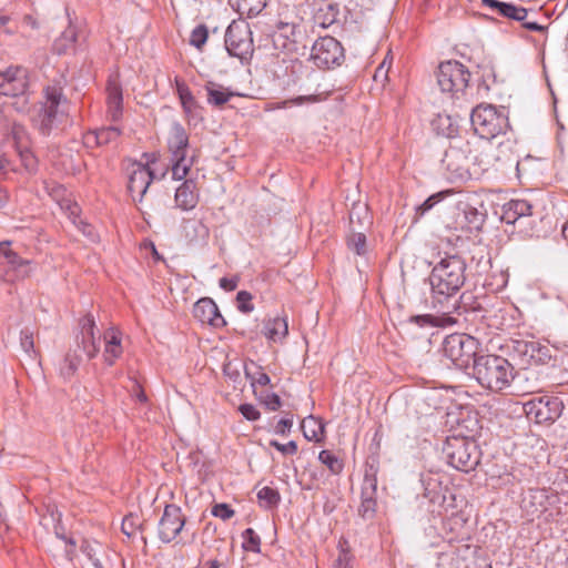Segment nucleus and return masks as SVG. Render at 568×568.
I'll return each instance as SVG.
<instances>
[{
	"label": "nucleus",
	"instance_id": "34",
	"mask_svg": "<svg viewBox=\"0 0 568 568\" xmlns=\"http://www.w3.org/2000/svg\"><path fill=\"white\" fill-rule=\"evenodd\" d=\"M229 3L241 16L256 17L265 9L267 0H229Z\"/></svg>",
	"mask_w": 568,
	"mask_h": 568
},
{
	"label": "nucleus",
	"instance_id": "49",
	"mask_svg": "<svg viewBox=\"0 0 568 568\" xmlns=\"http://www.w3.org/2000/svg\"><path fill=\"white\" fill-rule=\"evenodd\" d=\"M392 62H393V57H390L389 52H388L387 55L382 61V63L377 67L375 73H374V80L375 81H378V80L385 81V80H387V75H388V71L390 70Z\"/></svg>",
	"mask_w": 568,
	"mask_h": 568
},
{
	"label": "nucleus",
	"instance_id": "11",
	"mask_svg": "<svg viewBox=\"0 0 568 568\" xmlns=\"http://www.w3.org/2000/svg\"><path fill=\"white\" fill-rule=\"evenodd\" d=\"M562 404L557 397L541 396L524 404L527 417L537 424L554 422L561 414Z\"/></svg>",
	"mask_w": 568,
	"mask_h": 568
},
{
	"label": "nucleus",
	"instance_id": "29",
	"mask_svg": "<svg viewBox=\"0 0 568 568\" xmlns=\"http://www.w3.org/2000/svg\"><path fill=\"white\" fill-rule=\"evenodd\" d=\"M483 3L491 10L496 11L498 14L516 21L524 22L528 14L525 8L515 6L513 3L501 2L498 0H483Z\"/></svg>",
	"mask_w": 568,
	"mask_h": 568
},
{
	"label": "nucleus",
	"instance_id": "33",
	"mask_svg": "<svg viewBox=\"0 0 568 568\" xmlns=\"http://www.w3.org/2000/svg\"><path fill=\"white\" fill-rule=\"evenodd\" d=\"M120 130L115 126L103 128L97 131L89 132L84 135L87 145H105L114 142L120 136Z\"/></svg>",
	"mask_w": 568,
	"mask_h": 568
},
{
	"label": "nucleus",
	"instance_id": "58",
	"mask_svg": "<svg viewBox=\"0 0 568 568\" xmlns=\"http://www.w3.org/2000/svg\"><path fill=\"white\" fill-rule=\"evenodd\" d=\"M239 280L236 277H222L220 280V286L225 291H234L237 287Z\"/></svg>",
	"mask_w": 568,
	"mask_h": 568
},
{
	"label": "nucleus",
	"instance_id": "31",
	"mask_svg": "<svg viewBox=\"0 0 568 568\" xmlns=\"http://www.w3.org/2000/svg\"><path fill=\"white\" fill-rule=\"evenodd\" d=\"M531 214V205L526 200H511L504 207L503 221L514 224L519 217Z\"/></svg>",
	"mask_w": 568,
	"mask_h": 568
},
{
	"label": "nucleus",
	"instance_id": "24",
	"mask_svg": "<svg viewBox=\"0 0 568 568\" xmlns=\"http://www.w3.org/2000/svg\"><path fill=\"white\" fill-rule=\"evenodd\" d=\"M200 201L197 183L193 179H186L175 191V206L182 211L195 209Z\"/></svg>",
	"mask_w": 568,
	"mask_h": 568
},
{
	"label": "nucleus",
	"instance_id": "32",
	"mask_svg": "<svg viewBox=\"0 0 568 568\" xmlns=\"http://www.w3.org/2000/svg\"><path fill=\"white\" fill-rule=\"evenodd\" d=\"M108 112L112 120H118L122 113V90L116 81H109L106 87Z\"/></svg>",
	"mask_w": 568,
	"mask_h": 568
},
{
	"label": "nucleus",
	"instance_id": "38",
	"mask_svg": "<svg viewBox=\"0 0 568 568\" xmlns=\"http://www.w3.org/2000/svg\"><path fill=\"white\" fill-rule=\"evenodd\" d=\"M19 155H20V159H21V163L23 164V166L26 168L27 171L29 172H32L36 170L37 168V164H38V161L36 159V156L33 155V153L30 151V148H29V136L27 135V142L24 145H13Z\"/></svg>",
	"mask_w": 568,
	"mask_h": 568
},
{
	"label": "nucleus",
	"instance_id": "6",
	"mask_svg": "<svg viewBox=\"0 0 568 568\" xmlns=\"http://www.w3.org/2000/svg\"><path fill=\"white\" fill-rule=\"evenodd\" d=\"M480 343L477 338L463 333L450 334L445 337L442 352L455 367L466 369L477 357Z\"/></svg>",
	"mask_w": 568,
	"mask_h": 568
},
{
	"label": "nucleus",
	"instance_id": "56",
	"mask_svg": "<svg viewBox=\"0 0 568 568\" xmlns=\"http://www.w3.org/2000/svg\"><path fill=\"white\" fill-rule=\"evenodd\" d=\"M292 425L293 422L291 419L283 418L276 424L275 432L282 436H285L290 433Z\"/></svg>",
	"mask_w": 568,
	"mask_h": 568
},
{
	"label": "nucleus",
	"instance_id": "60",
	"mask_svg": "<svg viewBox=\"0 0 568 568\" xmlns=\"http://www.w3.org/2000/svg\"><path fill=\"white\" fill-rule=\"evenodd\" d=\"M271 379L268 377L267 374H265L264 372H257L253 377H252V384L255 385H261V386H265L267 384H270Z\"/></svg>",
	"mask_w": 568,
	"mask_h": 568
},
{
	"label": "nucleus",
	"instance_id": "50",
	"mask_svg": "<svg viewBox=\"0 0 568 568\" xmlns=\"http://www.w3.org/2000/svg\"><path fill=\"white\" fill-rule=\"evenodd\" d=\"M454 194L453 190H446L430 195L420 206L423 212L430 210L437 202L442 201L448 195Z\"/></svg>",
	"mask_w": 568,
	"mask_h": 568
},
{
	"label": "nucleus",
	"instance_id": "52",
	"mask_svg": "<svg viewBox=\"0 0 568 568\" xmlns=\"http://www.w3.org/2000/svg\"><path fill=\"white\" fill-rule=\"evenodd\" d=\"M352 555L348 550L342 548L338 557L333 564V568H352Z\"/></svg>",
	"mask_w": 568,
	"mask_h": 568
},
{
	"label": "nucleus",
	"instance_id": "25",
	"mask_svg": "<svg viewBox=\"0 0 568 568\" xmlns=\"http://www.w3.org/2000/svg\"><path fill=\"white\" fill-rule=\"evenodd\" d=\"M555 496L547 489H531L524 498V508L531 516L545 513L551 505Z\"/></svg>",
	"mask_w": 568,
	"mask_h": 568
},
{
	"label": "nucleus",
	"instance_id": "18",
	"mask_svg": "<svg viewBox=\"0 0 568 568\" xmlns=\"http://www.w3.org/2000/svg\"><path fill=\"white\" fill-rule=\"evenodd\" d=\"M97 325L92 315L88 314L80 320L79 345L89 358H94L100 352V336L97 335Z\"/></svg>",
	"mask_w": 568,
	"mask_h": 568
},
{
	"label": "nucleus",
	"instance_id": "40",
	"mask_svg": "<svg viewBox=\"0 0 568 568\" xmlns=\"http://www.w3.org/2000/svg\"><path fill=\"white\" fill-rule=\"evenodd\" d=\"M257 498L261 505H263L266 508H270L278 503L280 495L275 489L265 486L258 490Z\"/></svg>",
	"mask_w": 568,
	"mask_h": 568
},
{
	"label": "nucleus",
	"instance_id": "15",
	"mask_svg": "<svg viewBox=\"0 0 568 568\" xmlns=\"http://www.w3.org/2000/svg\"><path fill=\"white\" fill-rule=\"evenodd\" d=\"M28 89V72L22 67H9L0 72V94L23 97Z\"/></svg>",
	"mask_w": 568,
	"mask_h": 568
},
{
	"label": "nucleus",
	"instance_id": "62",
	"mask_svg": "<svg viewBox=\"0 0 568 568\" xmlns=\"http://www.w3.org/2000/svg\"><path fill=\"white\" fill-rule=\"evenodd\" d=\"M9 196L6 190L0 187V207L8 201Z\"/></svg>",
	"mask_w": 568,
	"mask_h": 568
},
{
	"label": "nucleus",
	"instance_id": "36",
	"mask_svg": "<svg viewBox=\"0 0 568 568\" xmlns=\"http://www.w3.org/2000/svg\"><path fill=\"white\" fill-rule=\"evenodd\" d=\"M301 428L305 438L308 440H320L324 434V427L322 423L313 416L304 418L302 420Z\"/></svg>",
	"mask_w": 568,
	"mask_h": 568
},
{
	"label": "nucleus",
	"instance_id": "16",
	"mask_svg": "<svg viewBox=\"0 0 568 568\" xmlns=\"http://www.w3.org/2000/svg\"><path fill=\"white\" fill-rule=\"evenodd\" d=\"M303 38V30L300 24L280 21L274 31L273 42L276 48L294 52Z\"/></svg>",
	"mask_w": 568,
	"mask_h": 568
},
{
	"label": "nucleus",
	"instance_id": "14",
	"mask_svg": "<svg viewBox=\"0 0 568 568\" xmlns=\"http://www.w3.org/2000/svg\"><path fill=\"white\" fill-rule=\"evenodd\" d=\"M449 464L456 469L468 471L477 464L475 445L464 438L448 440Z\"/></svg>",
	"mask_w": 568,
	"mask_h": 568
},
{
	"label": "nucleus",
	"instance_id": "39",
	"mask_svg": "<svg viewBox=\"0 0 568 568\" xmlns=\"http://www.w3.org/2000/svg\"><path fill=\"white\" fill-rule=\"evenodd\" d=\"M318 459L324 464L333 474H339L343 470V463L331 450H322Z\"/></svg>",
	"mask_w": 568,
	"mask_h": 568
},
{
	"label": "nucleus",
	"instance_id": "8",
	"mask_svg": "<svg viewBox=\"0 0 568 568\" xmlns=\"http://www.w3.org/2000/svg\"><path fill=\"white\" fill-rule=\"evenodd\" d=\"M225 47L227 52L241 60L246 59L253 52L252 31L245 21H233L225 33Z\"/></svg>",
	"mask_w": 568,
	"mask_h": 568
},
{
	"label": "nucleus",
	"instance_id": "45",
	"mask_svg": "<svg viewBox=\"0 0 568 568\" xmlns=\"http://www.w3.org/2000/svg\"><path fill=\"white\" fill-rule=\"evenodd\" d=\"M253 296L247 291H240L236 295L237 308L242 313H251L254 311L252 303Z\"/></svg>",
	"mask_w": 568,
	"mask_h": 568
},
{
	"label": "nucleus",
	"instance_id": "4",
	"mask_svg": "<svg viewBox=\"0 0 568 568\" xmlns=\"http://www.w3.org/2000/svg\"><path fill=\"white\" fill-rule=\"evenodd\" d=\"M476 162L479 166L485 163L477 155H471V148L468 142L462 148H449L443 159L448 179L455 182H466L478 176L480 170L476 169Z\"/></svg>",
	"mask_w": 568,
	"mask_h": 568
},
{
	"label": "nucleus",
	"instance_id": "61",
	"mask_svg": "<svg viewBox=\"0 0 568 568\" xmlns=\"http://www.w3.org/2000/svg\"><path fill=\"white\" fill-rule=\"evenodd\" d=\"M523 26L528 29V30H531V31H544L545 28L536 22H525L523 23Z\"/></svg>",
	"mask_w": 568,
	"mask_h": 568
},
{
	"label": "nucleus",
	"instance_id": "54",
	"mask_svg": "<svg viewBox=\"0 0 568 568\" xmlns=\"http://www.w3.org/2000/svg\"><path fill=\"white\" fill-rule=\"evenodd\" d=\"M320 99L317 95H301L291 100H286L283 102V108L290 106V105H301L305 102L313 103L317 102Z\"/></svg>",
	"mask_w": 568,
	"mask_h": 568
},
{
	"label": "nucleus",
	"instance_id": "47",
	"mask_svg": "<svg viewBox=\"0 0 568 568\" xmlns=\"http://www.w3.org/2000/svg\"><path fill=\"white\" fill-rule=\"evenodd\" d=\"M211 514L214 517L220 518L225 521V520L231 519L235 515V511H234V509H232L230 507V505H227L225 503H220V504L213 505V507L211 509Z\"/></svg>",
	"mask_w": 568,
	"mask_h": 568
},
{
	"label": "nucleus",
	"instance_id": "37",
	"mask_svg": "<svg viewBox=\"0 0 568 568\" xmlns=\"http://www.w3.org/2000/svg\"><path fill=\"white\" fill-rule=\"evenodd\" d=\"M77 41V30L73 27H68L61 36L55 40L54 48L59 53H65L73 49Z\"/></svg>",
	"mask_w": 568,
	"mask_h": 568
},
{
	"label": "nucleus",
	"instance_id": "13",
	"mask_svg": "<svg viewBox=\"0 0 568 568\" xmlns=\"http://www.w3.org/2000/svg\"><path fill=\"white\" fill-rule=\"evenodd\" d=\"M0 265L7 267V275L12 276L11 280H24L34 270L32 261L20 257L11 248L10 242L0 243Z\"/></svg>",
	"mask_w": 568,
	"mask_h": 568
},
{
	"label": "nucleus",
	"instance_id": "43",
	"mask_svg": "<svg viewBox=\"0 0 568 568\" xmlns=\"http://www.w3.org/2000/svg\"><path fill=\"white\" fill-rule=\"evenodd\" d=\"M79 364H80L79 356L68 354L64 358L63 365L60 368L61 375L64 378H70L71 376H73V374L78 369Z\"/></svg>",
	"mask_w": 568,
	"mask_h": 568
},
{
	"label": "nucleus",
	"instance_id": "35",
	"mask_svg": "<svg viewBox=\"0 0 568 568\" xmlns=\"http://www.w3.org/2000/svg\"><path fill=\"white\" fill-rule=\"evenodd\" d=\"M412 322L419 326H435V327H447L456 323V320L447 314L442 315H417L413 316Z\"/></svg>",
	"mask_w": 568,
	"mask_h": 568
},
{
	"label": "nucleus",
	"instance_id": "59",
	"mask_svg": "<svg viewBox=\"0 0 568 568\" xmlns=\"http://www.w3.org/2000/svg\"><path fill=\"white\" fill-rule=\"evenodd\" d=\"M21 346L26 352H31L34 348L33 336L31 333H22Z\"/></svg>",
	"mask_w": 568,
	"mask_h": 568
},
{
	"label": "nucleus",
	"instance_id": "57",
	"mask_svg": "<svg viewBox=\"0 0 568 568\" xmlns=\"http://www.w3.org/2000/svg\"><path fill=\"white\" fill-rule=\"evenodd\" d=\"M122 530L125 535L131 536L135 531L134 517L132 515L126 516L122 521Z\"/></svg>",
	"mask_w": 568,
	"mask_h": 568
},
{
	"label": "nucleus",
	"instance_id": "51",
	"mask_svg": "<svg viewBox=\"0 0 568 568\" xmlns=\"http://www.w3.org/2000/svg\"><path fill=\"white\" fill-rule=\"evenodd\" d=\"M270 445L284 455H294L297 453V444L294 440L287 444H281L277 440H271Z\"/></svg>",
	"mask_w": 568,
	"mask_h": 568
},
{
	"label": "nucleus",
	"instance_id": "63",
	"mask_svg": "<svg viewBox=\"0 0 568 568\" xmlns=\"http://www.w3.org/2000/svg\"><path fill=\"white\" fill-rule=\"evenodd\" d=\"M220 566L221 565L217 560H209L207 562H205L203 568H220Z\"/></svg>",
	"mask_w": 568,
	"mask_h": 568
},
{
	"label": "nucleus",
	"instance_id": "46",
	"mask_svg": "<svg viewBox=\"0 0 568 568\" xmlns=\"http://www.w3.org/2000/svg\"><path fill=\"white\" fill-rule=\"evenodd\" d=\"M207 37L209 33L206 27L199 26L192 31L190 37V43L196 47L197 49H201L205 44Z\"/></svg>",
	"mask_w": 568,
	"mask_h": 568
},
{
	"label": "nucleus",
	"instance_id": "7",
	"mask_svg": "<svg viewBox=\"0 0 568 568\" xmlns=\"http://www.w3.org/2000/svg\"><path fill=\"white\" fill-rule=\"evenodd\" d=\"M471 124L480 138L491 140L506 132L508 118L493 105L480 104L473 110Z\"/></svg>",
	"mask_w": 568,
	"mask_h": 568
},
{
	"label": "nucleus",
	"instance_id": "23",
	"mask_svg": "<svg viewBox=\"0 0 568 568\" xmlns=\"http://www.w3.org/2000/svg\"><path fill=\"white\" fill-rule=\"evenodd\" d=\"M27 142V132L22 125L10 119L4 112L0 113V145L12 143L13 145H24Z\"/></svg>",
	"mask_w": 568,
	"mask_h": 568
},
{
	"label": "nucleus",
	"instance_id": "20",
	"mask_svg": "<svg viewBox=\"0 0 568 568\" xmlns=\"http://www.w3.org/2000/svg\"><path fill=\"white\" fill-rule=\"evenodd\" d=\"M288 317L286 314L268 316L263 321L262 334L268 343L284 344L288 336Z\"/></svg>",
	"mask_w": 568,
	"mask_h": 568
},
{
	"label": "nucleus",
	"instance_id": "17",
	"mask_svg": "<svg viewBox=\"0 0 568 568\" xmlns=\"http://www.w3.org/2000/svg\"><path fill=\"white\" fill-rule=\"evenodd\" d=\"M152 180L153 173L149 166L141 163L131 164L129 168L128 190L134 201H141L143 199Z\"/></svg>",
	"mask_w": 568,
	"mask_h": 568
},
{
	"label": "nucleus",
	"instance_id": "9",
	"mask_svg": "<svg viewBox=\"0 0 568 568\" xmlns=\"http://www.w3.org/2000/svg\"><path fill=\"white\" fill-rule=\"evenodd\" d=\"M469 80V72L458 61H446L439 64L437 71V83L443 92L464 91Z\"/></svg>",
	"mask_w": 568,
	"mask_h": 568
},
{
	"label": "nucleus",
	"instance_id": "48",
	"mask_svg": "<svg viewBox=\"0 0 568 568\" xmlns=\"http://www.w3.org/2000/svg\"><path fill=\"white\" fill-rule=\"evenodd\" d=\"M244 538V548L251 551H258L260 547V537L255 534L252 528H247L243 532Z\"/></svg>",
	"mask_w": 568,
	"mask_h": 568
},
{
	"label": "nucleus",
	"instance_id": "1",
	"mask_svg": "<svg viewBox=\"0 0 568 568\" xmlns=\"http://www.w3.org/2000/svg\"><path fill=\"white\" fill-rule=\"evenodd\" d=\"M515 368L505 357L495 354L479 355L474 359L473 375L484 388L500 392L515 378Z\"/></svg>",
	"mask_w": 568,
	"mask_h": 568
},
{
	"label": "nucleus",
	"instance_id": "55",
	"mask_svg": "<svg viewBox=\"0 0 568 568\" xmlns=\"http://www.w3.org/2000/svg\"><path fill=\"white\" fill-rule=\"evenodd\" d=\"M263 403L270 410H277L281 406V399L278 395L274 393L266 394L263 398Z\"/></svg>",
	"mask_w": 568,
	"mask_h": 568
},
{
	"label": "nucleus",
	"instance_id": "5",
	"mask_svg": "<svg viewBox=\"0 0 568 568\" xmlns=\"http://www.w3.org/2000/svg\"><path fill=\"white\" fill-rule=\"evenodd\" d=\"M168 149L171 154L173 179H185L193 165L194 155L187 156L189 135L179 123L172 124L169 130Z\"/></svg>",
	"mask_w": 568,
	"mask_h": 568
},
{
	"label": "nucleus",
	"instance_id": "42",
	"mask_svg": "<svg viewBox=\"0 0 568 568\" xmlns=\"http://www.w3.org/2000/svg\"><path fill=\"white\" fill-rule=\"evenodd\" d=\"M209 91V102L215 105H223L226 103L231 97L233 95L231 92L223 88H207Z\"/></svg>",
	"mask_w": 568,
	"mask_h": 568
},
{
	"label": "nucleus",
	"instance_id": "27",
	"mask_svg": "<svg viewBox=\"0 0 568 568\" xmlns=\"http://www.w3.org/2000/svg\"><path fill=\"white\" fill-rule=\"evenodd\" d=\"M181 235L190 244L204 243L209 240L210 229L202 219H184Z\"/></svg>",
	"mask_w": 568,
	"mask_h": 568
},
{
	"label": "nucleus",
	"instance_id": "19",
	"mask_svg": "<svg viewBox=\"0 0 568 568\" xmlns=\"http://www.w3.org/2000/svg\"><path fill=\"white\" fill-rule=\"evenodd\" d=\"M45 102L39 114L40 126L42 131L51 129L58 116V108L62 98V91L57 87H48L44 91Z\"/></svg>",
	"mask_w": 568,
	"mask_h": 568
},
{
	"label": "nucleus",
	"instance_id": "12",
	"mask_svg": "<svg viewBox=\"0 0 568 568\" xmlns=\"http://www.w3.org/2000/svg\"><path fill=\"white\" fill-rule=\"evenodd\" d=\"M186 517L181 507L171 504L166 505L160 519L158 534L162 541L171 542L182 534Z\"/></svg>",
	"mask_w": 568,
	"mask_h": 568
},
{
	"label": "nucleus",
	"instance_id": "28",
	"mask_svg": "<svg viewBox=\"0 0 568 568\" xmlns=\"http://www.w3.org/2000/svg\"><path fill=\"white\" fill-rule=\"evenodd\" d=\"M44 189L52 200H54L62 210L69 213L70 216L79 214L78 204L71 199V194L59 183L54 181L44 182Z\"/></svg>",
	"mask_w": 568,
	"mask_h": 568
},
{
	"label": "nucleus",
	"instance_id": "26",
	"mask_svg": "<svg viewBox=\"0 0 568 568\" xmlns=\"http://www.w3.org/2000/svg\"><path fill=\"white\" fill-rule=\"evenodd\" d=\"M103 339V359L109 366H112L123 353L122 333L115 327H110L104 332Z\"/></svg>",
	"mask_w": 568,
	"mask_h": 568
},
{
	"label": "nucleus",
	"instance_id": "2",
	"mask_svg": "<svg viewBox=\"0 0 568 568\" xmlns=\"http://www.w3.org/2000/svg\"><path fill=\"white\" fill-rule=\"evenodd\" d=\"M465 268L464 261L456 255L442 258L429 275L433 296L447 298L455 295L465 283Z\"/></svg>",
	"mask_w": 568,
	"mask_h": 568
},
{
	"label": "nucleus",
	"instance_id": "10",
	"mask_svg": "<svg viewBox=\"0 0 568 568\" xmlns=\"http://www.w3.org/2000/svg\"><path fill=\"white\" fill-rule=\"evenodd\" d=\"M311 58L318 68L329 69L342 63L344 50L333 37H322L313 44Z\"/></svg>",
	"mask_w": 568,
	"mask_h": 568
},
{
	"label": "nucleus",
	"instance_id": "53",
	"mask_svg": "<svg viewBox=\"0 0 568 568\" xmlns=\"http://www.w3.org/2000/svg\"><path fill=\"white\" fill-rule=\"evenodd\" d=\"M239 410L247 420H257L260 418V412L252 404H242Z\"/></svg>",
	"mask_w": 568,
	"mask_h": 568
},
{
	"label": "nucleus",
	"instance_id": "41",
	"mask_svg": "<svg viewBox=\"0 0 568 568\" xmlns=\"http://www.w3.org/2000/svg\"><path fill=\"white\" fill-rule=\"evenodd\" d=\"M176 91L183 108L186 111H192L195 105V100L189 89V87L180 81H176Z\"/></svg>",
	"mask_w": 568,
	"mask_h": 568
},
{
	"label": "nucleus",
	"instance_id": "30",
	"mask_svg": "<svg viewBox=\"0 0 568 568\" xmlns=\"http://www.w3.org/2000/svg\"><path fill=\"white\" fill-rule=\"evenodd\" d=\"M424 490L425 497H427L430 503L440 506L445 503L446 487L443 486L439 475L429 474L428 476H426L424 478Z\"/></svg>",
	"mask_w": 568,
	"mask_h": 568
},
{
	"label": "nucleus",
	"instance_id": "44",
	"mask_svg": "<svg viewBox=\"0 0 568 568\" xmlns=\"http://www.w3.org/2000/svg\"><path fill=\"white\" fill-rule=\"evenodd\" d=\"M347 245L356 254L362 255L366 248V236L363 233H353L348 237Z\"/></svg>",
	"mask_w": 568,
	"mask_h": 568
},
{
	"label": "nucleus",
	"instance_id": "3",
	"mask_svg": "<svg viewBox=\"0 0 568 568\" xmlns=\"http://www.w3.org/2000/svg\"><path fill=\"white\" fill-rule=\"evenodd\" d=\"M516 354L520 357L523 373L519 378L524 377L527 385L520 388L524 393L531 394L540 388L541 374L535 367H539L550 359L549 348L538 342L519 341L515 346Z\"/></svg>",
	"mask_w": 568,
	"mask_h": 568
},
{
	"label": "nucleus",
	"instance_id": "22",
	"mask_svg": "<svg viewBox=\"0 0 568 568\" xmlns=\"http://www.w3.org/2000/svg\"><path fill=\"white\" fill-rule=\"evenodd\" d=\"M484 224V215L473 206H466L449 227L463 235L478 233Z\"/></svg>",
	"mask_w": 568,
	"mask_h": 568
},
{
	"label": "nucleus",
	"instance_id": "64",
	"mask_svg": "<svg viewBox=\"0 0 568 568\" xmlns=\"http://www.w3.org/2000/svg\"><path fill=\"white\" fill-rule=\"evenodd\" d=\"M561 232H562V236H564L566 240H568V222H566V223L564 224Z\"/></svg>",
	"mask_w": 568,
	"mask_h": 568
},
{
	"label": "nucleus",
	"instance_id": "21",
	"mask_svg": "<svg viewBox=\"0 0 568 568\" xmlns=\"http://www.w3.org/2000/svg\"><path fill=\"white\" fill-rule=\"evenodd\" d=\"M193 315L201 323L209 324L215 328L226 325V322L221 315L217 305L212 298L209 297L201 298L194 304Z\"/></svg>",
	"mask_w": 568,
	"mask_h": 568
}]
</instances>
